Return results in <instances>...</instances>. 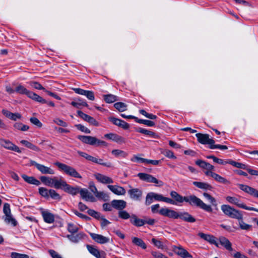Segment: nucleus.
Returning <instances> with one entry per match:
<instances>
[{
	"label": "nucleus",
	"instance_id": "nucleus-34",
	"mask_svg": "<svg viewBox=\"0 0 258 258\" xmlns=\"http://www.w3.org/2000/svg\"><path fill=\"white\" fill-rule=\"evenodd\" d=\"M21 143L22 144L24 145V146H25L28 148H29L33 151H37V152H39L40 151V149H39V148H38L37 146L33 145L31 143L28 142V141L24 140H21Z\"/></svg>",
	"mask_w": 258,
	"mask_h": 258
},
{
	"label": "nucleus",
	"instance_id": "nucleus-19",
	"mask_svg": "<svg viewBox=\"0 0 258 258\" xmlns=\"http://www.w3.org/2000/svg\"><path fill=\"white\" fill-rule=\"evenodd\" d=\"M178 218L189 223H194L196 221V219L186 212H178Z\"/></svg>",
	"mask_w": 258,
	"mask_h": 258
},
{
	"label": "nucleus",
	"instance_id": "nucleus-17",
	"mask_svg": "<svg viewBox=\"0 0 258 258\" xmlns=\"http://www.w3.org/2000/svg\"><path fill=\"white\" fill-rule=\"evenodd\" d=\"M128 193L130 198L135 201H140L142 196V191L138 188L131 189Z\"/></svg>",
	"mask_w": 258,
	"mask_h": 258
},
{
	"label": "nucleus",
	"instance_id": "nucleus-25",
	"mask_svg": "<svg viewBox=\"0 0 258 258\" xmlns=\"http://www.w3.org/2000/svg\"><path fill=\"white\" fill-rule=\"evenodd\" d=\"M85 234L83 233H79L77 234H71L68 235L67 237L72 242L74 243L78 242L80 240L83 238Z\"/></svg>",
	"mask_w": 258,
	"mask_h": 258
},
{
	"label": "nucleus",
	"instance_id": "nucleus-51",
	"mask_svg": "<svg viewBox=\"0 0 258 258\" xmlns=\"http://www.w3.org/2000/svg\"><path fill=\"white\" fill-rule=\"evenodd\" d=\"M75 127H76L78 130L86 134H90L91 133V131L89 129L81 124H76Z\"/></svg>",
	"mask_w": 258,
	"mask_h": 258
},
{
	"label": "nucleus",
	"instance_id": "nucleus-9",
	"mask_svg": "<svg viewBox=\"0 0 258 258\" xmlns=\"http://www.w3.org/2000/svg\"><path fill=\"white\" fill-rule=\"evenodd\" d=\"M172 250L182 258L192 257V255L181 246L174 245L172 246Z\"/></svg>",
	"mask_w": 258,
	"mask_h": 258
},
{
	"label": "nucleus",
	"instance_id": "nucleus-14",
	"mask_svg": "<svg viewBox=\"0 0 258 258\" xmlns=\"http://www.w3.org/2000/svg\"><path fill=\"white\" fill-rule=\"evenodd\" d=\"M41 214L44 221L49 224H51L54 221V216L48 210H41Z\"/></svg>",
	"mask_w": 258,
	"mask_h": 258
},
{
	"label": "nucleus",
	"instance_id": "nucleus-60",
	"mask_svg": "<svg viewBox=\"0 0 258 258\" xmlns=\"http://www.w3.org/2000/svg\"><path fill=\"white\" fill-rule=\"evenodd\" d=\"M209 148L211 149H219L221 150H225L228 149L226 146L219 144L215 145V144H212L211 146H210Z\"/></svg>",
	"mask_w": 258,
	"mask_h": 258
},
{
	"label": "nucleus",
	"instance_id": "nucleus-54",
	"mask_svg": "<svg viewBox=\"0 0 258 258\" xmlns=\"http://www.w3.org/2000/svg\"><path fill=\"white\" fill-rule=\"evenodd\" d=\"M88 214L97 219H100L101 215L100 213L95 211L94 210L89 209L87 211Z\"/></svg>",
	"mask_w": 258,
	"mask_h": 258
},
{
	"label": "nucleus",
	"instance_id": "nucleus-28",
	"mask_svg": "<svg viewBox=\"0 0 258 258\" xmlns=\"http://www.w3.org/2000/svg\"><path fill=\"white\" fill-rule=\"evenodd\" d=\"M108 187L111 191L117 195H123L125 193V189L121 186L109 185Z\"/></svg>",
	"mask_w": 258,
	"mask_h": 258
},
{
	"label": "nucleus",
	"instance_id": "nucleus-7",
	"mask_svg": "<svg viewBox=\"0 0 258 258\" xmlns=\"http://www.w3.org/2000/svg\"><path fill=\"white\" fill-rule=\"evenodd\" d=\"M196 136L198 142L201 144L209 145L210 146L215 143L213 139L209 138L208 134L198 133L196 135Z\"/></svg>",
	"mask_w": 258,
	"mask_h": 258
},
{
	"label": "nucleus",
	"instance_id": "nucleus-62",
	"mask_svg": "<svg viewBox=\"0 0 258 258\" xmlns=\"http://www.w3.org/2000/svg\"><path fill=\"white\" fill-rule=\"evenodd\" d=\"M25 181L28 183L38 185L40 184V182L36 178H24Z\"/></svg>",
	"mask_w": 258,
	"mask_h": 258
},
{
	"label": "nucleus",
	"instance_id": "nucleus-16",
	"mask_svg": "<svg viewBox=\"0 0 258 258\" xmlns=\"http://www.w3.org/2000/svg\"><path fill=\"white\" fill-rule=\"evenodd\" d=\"M90 235L91 238L96 242L100 244H104L109 242V239L102 235L90 233Z\"/></svg>",
	"mask_w": 258,
	"mask_h": 258
},
{
	"label": "nucleus",
	"instance_id": "nucleus-44",
	"mask_svg": "<svg viewBox=\"0 0 258 258\" xmlns=\"http://www.w3.org/2000/svg\"><path fill=\"white\" fill-rule=\"evenodd\" d=\"M49 196L54 200H60L61 199L60 195L53 189L48 190V197Z\"/></svg>",
	"mask_w": 258,
	"mask_h": 258
},
{
	"label": "nucleus",
	"instance_id": "nucleus-27",
	"mask_svg": "<svg viewBox=\"0 0 258 258\" xmlns=\"http://www.w3.org/2000/svg\"><path fill=\"white\" fill-rule=\"evenodd\" d=\"M219 240L221 245L225 249L229 251H232L233 250L232 248V244L227 238L225 237L221 236L219 237Z\"/></svg>",
	"mask_w": 258,
	"mask_h": 258
},
{
	"label": "nucleus",
	"instance_id": "nucleus-46",
	"mask_svg": "<svg viewBox=\"0 0 258 258\" xmlns=\"http://www.w3.org/2000/svg\"><path fill=\"white\" fill-rule=\"evenodd\" d=\"M95 163L107 167H112V163L110 162H104L102 159L96 158Z\"/></svg>",
	"mask_w": 258,
	"mask_h": 258
},
{
	"label": "nucleus",
	"instance_id": "nucleus-21",
	"mask_svg": "<svg viewBox=\"0 0 258 258\" xmlns=\"http://www.w3.org/2000/svg\"><path fill=\"white\" fill-rule=\"evenodd\" d=\"M111 205L113 208L120 211L122 210L126 206L125 201L121 200H114L111 202Z\"/></svg>",
	"mask_w": 258,
	"mask_h": 258
},
{
	"label": "nucleus",
	"instance_id": "nucleus-47",
	"mask_svg": "<svg viewBox=\"0 0 258 258\" xmlns=\"http://www.w3.org/2000/svg\"><path fill=\"white\" fill-rule=\"evenodd\" d=\"M154 199V197L153 195V192H151L148 193L146 198L145 204L147 206L150 205L151 203H153Z\"/></svg>",
	"mask_w": 258,
	"mask_h": 258
},
{
	"label": "nucleus",
	"instance_id": "nucleus-12",
	"mask_svg": "<svg viewBox=\"0 0 258 258\" xmlns=\"http://www.w3.org/2000/svg\"><path fill=\"white\" fill-rule=\"evenodd\" d=\"M74 92L80 95L86 96L89 100L93 101L95 99V96L94 92L92 91L85 90L81 88H74Z\"/></svg>",
	"mask_w": 258,
	"mask_h": 258
},
{
	"label": "nucleus",
	"instance_id": "nucleus-56",
	"mask_svg": "<svg viewBox=\"0 0 258 258\" xmlns=\"http://www.w3.org/2000/svg\"><path fill=\"white\" fill-rule=\"evenodd\" d=\"M147 182H151L156 184L157 186H161L163 184L162 181L159 180L157 178H143Z\"/></svg>",
	"mask_w": 258,
	"mask_h": 258
},
{
	"label": "nucleus",
	"instance_id": "nucleus-57",
	"mask_svg": "<svg viewBox=\"0 0 258 258\" xmlns=\"http://www.w3.org/2000/svg\"><path fill=\"white\" fill-rule=\"evenodd\" d=\"M108 120L110 122H111L114 125H116L118 126L120 125V123H121V119L115 118L114 117H109Z\"/></svg>",
	"mask_w": 258,
	"mask_h": 258
},
{
	"label": "nucleus",
	"instance_id": "nucleus-55",
	"mask_svg": "<svg viewBox=\"0 0 258 258\" xmlns=\"http://www.w3.org/2000/svg\"><path fill=\"white\" fill-rule=\"evenodd\" d=\"M30 121L34 125L37 126L38 127H41L42 123L41 121L36 117H32L30 118Z\"/></svg>",
	"mask_w": 258,
	"mask_h": 258
},
{
	"label": "nucleus",
	"instance_id": "nucleus-26",
	"mask_svg": "<svg viewBox=\"0 0 258 258\" xmlns=\"http://www.w3.org/2000/svg\"><path fill=\"white\" fill-rule=\"evenodd\" d=\"M130 222L137 227H141L145 225L144 219H140L135 214L131 215Z\"/></svg>",
	"mask_w": 258,
	"mask_h": 258
},
{
	"label": "nucleus",
	"instance_id": "nucleus-29",
	"mask_svg": "<svg viewBox=\"0 0 258 258\" xmlns=\"http://www.w3.org/2000/svg\"><path fill=\"white\" fill-rule=\"evenodd\" d=\"M71 104L77 108H80L81 106H86V107L88 106V105L87 102L85 100L80 98L77 99L75 101H72L71 103Z\"/></svg>",
	"mask_w": 258,
	"mask_h": 258
},
{
	"label": "nucleus",
	"instance_id": "nucleus-61",
	"mask_svg": "<svg viewBox=\"0 0 258 258\" xmlns=\"http://www.w3.org/2000/svg\"><path fill=\"white\" fill-rule=\"evenodd\" d=\"M152 242L158 248L160 249L164 248V245L161 241L153 238L152 239Z\"/></svg>",
	"mask_w": 258,
	"mask_h": 258
},
{
	"label": "nucleus",
	"instance_id": "nucleus-59",
	"mask_svg": "<svg viewBox=\"0 0 258 258\" xmlns=\"http://www.w3.org/2000/svg\"><path fill=\"white\" fill-rule=\"evenodd\" d=\"M133 162H137L138 163H143L146 164L147 159L139 157L137 156H134L132 159Z\"/></svg>",
	"mask_w": 258,
	"mask_h": 258
},
{
	"label": "nucleus",
	"instance_id": "nucleus-58",
	"mask_svg": "<svg viewBox=\"0 0 258 258\" xmlns=\"http://www.w3.org/2000/svg\"><path fill=\"white\" fill-rule=\"evenodd\" d=\"M170 211V209L167 208H163L159 210L158 213L162 216L168 217V214Z\"/></svg>",
	"mask_w": 258,
	"mask_h": 258
},
{
	"label": "nucleus",
	"instance_id": "nucleus-6",
	"mask_svg": "<svg viewBox=\"0 0 258 258\" xmlns=\"http://www.w3.org/2000/svg\"><path fill=\"white\" fill-rule=\"evenodd\" d=\"M55 165L69 176L73 177H82L76 170L71 166L60 162L55 163Z\"/></svg>",
	"mask_w": 258,
	"mask_h": 258
},
{
	"label": "nucleus",
	"instance_id": "nucleus-63",
	"mask_svg": "<svg viewBox=\"0 0 258 258\" xmlns=\"http://www.w3.org/2000/svg\"><path fill=\"white\" fill-rule=\"evenodd\" d=\"M48 253L52 258H63L60 254L53 249H49Z\"/></svg>",
	"mask_w": 258,
	"mask_h": 258
},
{
	"label": "nucleus",
	"instance_id": "nucleus-43",
	"mask_svg": "<svg viewBox=\"0 0 258 258\" xmlns=\"http://www.w3.org/2000/svg\"><path fill=\"white\" fill-rule=\"evenodd\" d=\"M67 229L68 231L71 233L72 234H75L79 230L78 226L71 223L68 224Z\"/></svg>",
	"mask_w": 258,
	"mask_h": 258
},
{
	"label": "nucleus",
	"instance_id": "nucleus-23",
	"mask_svg": "<svg viewBox=\"0 0 258 258\" xmlns=\"http://www.w3.org/2000/svg\"><path fill=\"white\" fill-rule=\"evenodd\" d=\"M87 249L90 253L96 258H105L104 252H100L96 247L91 245H87Z\"/></svg>",
	"mask_w": 258,
	"mask_h": 258
},
{
	"label": "nucleus",
	"instance_id": "nucleus-64",
	"mask_svg": "<svg viewBox=\"0 0 258 258\" xmlns=\"http://www.w3.org/2000/svg\"><path fill=\"white\" fill-rule=\"evenodd\" d=\"M151 253L155 258H168L166 256L159 252L152 251Z\"/></svg>",
	"mask_w": 258,
	"mask_h": 258
},
{
	"label": "nucleus",
	"instance_id": "nucleus-45",
	"mask_svg": "<svg viewBox=\"0 0 258 258\" xmlns=\"http://www.w3.org/2000/svg\"><path fill=\"white\" fill-rule=\"evenodd\" d=\"M204 197L207 199L210 203H211L213 206H217V204L216 203V199L212 197L207 192H204L203 194Z\"/></svg>",
	"mask_w": 258,
	"mask_h": 258
},
{
	"label": "nucleus",
	"instance_id": "nucleus-15",
	"mask_svg": "<svg viewBox=\"0 0 258 258\" xmlns=\"http://www.w3.org/2000/svg\"><path fill=\"white\" fill-rule=\"evenodd\" d=\"M79 193L80 194L82 198L86 201H95V198L86 188H80Z\"/></svg>",
	"mask_w": 258,
	"mask_h": 258
},
{
	"label": "nucleus",
	"instance_id": "nucleus-38",
	"mask_svg": "<svg viewBox=\"0 0 258 258\" xmlns=\"http://www.w3.org/2000/svg\"><path fill=\"white\" fill-rule=\"evenodd\" d=\"M114 107L119 112H123L127 110V105L121 102H118L114 104Z\"/></svg>",
	"mask_w": 258,
	"mask_h": 258
},
{
	"label": "nucleus",
	"instance_id": "nucleus-13",
	"mask_svg": "<svg viewBox=\"0 0 258 258\" xmlns=\"http://www.w3.org/2000/svg\"><path fill=\"white\" fill-rule=\"evenodd\" d=\"M239 188L243 191L258 198V190L247 185L238 184Z\"/></svg>",
	"mask_w": 258,
	"mask_h": 258
},
{
	"label": "nucleus",
	"instance_id": "nucleus-41",
	"mask_svg": "<svg viewBox=\"0 0 258 258\" xmlns=\"http://www.w3.org/2000/svg\"><path fill=\"white\" fill-rule=\"evenodd\" d=\"M14 127L18 130L22 131H26L29 129V126L23 124L21 122H16L14 125Z\"/></svg>",
	"mask_w": 258,
	"mask_h": 258
},
{
	"label": "nucleus",
	"instance_id": "nucleus-37",
	"mask_svg": "<svg viewBox=\"0 0 258 258\" xmlns=\"http://www.w3.org/2000/svg\"><path fill=\"white\" fill-rule=\"evenodd\" d=\"M193 183L195 186L201 189H211L212 188L210 184L205 182L195 181Z\"/></svg>",
	"mask_w": 258,
	"mask_h": 258
},
{
	"label": "nucleus",
	"instance_id": "nucleus-2",
	"mask_svg": "<svg viewBox=\"0 0 258 258\" xmlns=\"http://www.w3.org/2000/svg\"><path fill=\"white\" fill-rule=\"evenodd\" d=\"M185 202L188 203L191 206L199 207L207 212H211L212 211V208L211 206L206 204L200 199L195 195L186 196Z\"/></svg>",
	"mask_w": 258,
	"mask_h": 258
},
{
	"label": "nucleus",
	"instance_id": "nucleus-53",
	"mask_svg": "<svg viewBox=\"0 0 258 258\" xmlns=\"http://www.w3.org/2000/svg\"><path fill=\"white\" fill-rule=\"evenodd\" d=\"M12 258H29L28 255L26 254H21L18 252H13L11 253Z\"/></svg>",
	"mask_w": 258,
	"mask_h": 258
},
{
	"label": "nucleus",
	"instance_id": "nucleus-40",
	"mask_svg": "<svg viewBox=\"0 0 258 258\" xmlns=\"http://www.w3.org/2000/svg\"><path fill=\"white\" fill-rule=\"evenodd\" d=\"M135 121L138 123L144 124L147 125L148 126H153L155 125V123L151 120L139 119L137 117L136 118Z\"/></svg>",
	"mask_w": 258,
	"mask_h": 258
},
{
	"label": "nucleus",
	"instance_id": "nucleus-18",
	"mask_svg": "<svg viewBox=\"0 0 258 258\" xmlns=\"http://www.w3.org/2000/svg\"><path fill=\"white\" fill-rule=\"evenodd\" d=\"M226 200L230 203L236 205L238 207L246 210L247 206L241 203L240 201L236 197L228 196Z\"/></svg>",
	"mask_w": 258,
	"mask_h": 258
},
{
	"label": "nucleus",
	"instance_id": "nucleus-33",
	"mask_svg": "<svg viewBox=\"0 0 258 258\" xmlns=\"http://www.w3.org/2000/svg\"><path fill=\"white\" fill-rule=\"evenodd\" d=\"M15 91L19 94L26 95L28 97L31 93V91L27 89L24 86L19 85L15 89Z\"/></svg>",
	"mask_w": 258,
	"mask_h": 258
},
{
	"label": "nucleus",
	"instance_id": "nucleus-11",
	"mask_svg": "<svg viewBox=\"0 0 258 258\" xmlns=\"http://www.w3.org/2000/svg\"><path fill=\"white\" fill-rule=\"evenodd\" d=\"M77 113L80 117H81L82 119L87 121L89 123L95 126H98L99 125V122L95 119H94L91 116L84 113L82 111H77Z\"/></svg>",
	"mask_w": 258,
	"mask_h": 258
},
{
	"label": "nucleus",
	"instance_id": "nucleus-1",
	"mask_svg": "<svg viewBox=\"0 0 258 258\" xmlns=\"http://www.w3.org/2000/svg\"><path fill=\"white\" fill-rule=\"evenodd\" d=\"M41 181L45 185L49 186L54 187L57 189H61L65 191L75 195L79 192L80 188L74 187L68 185L66 182L61 179H57L56 178H41Z\"/></svg>",
	"mask_w": 258,
	"mask_h": 258
},
{
	"label": "nucleus",
	"instance_id": "nucleus-39",
	"mask_svg": "<svg viewBox=\"0 0 258 258\" xmlns=\"http://www.w3.org/2000/svg\"><path fill=\"white\" fill-rule=\"evenodd\" d=\"M238 220V223L240 228L242 230H249L251 229L252 226L246 224L242 220V218L241 219H237Z\"/></svg>",
	"mask_w": 258,
	"mask_h": 258
},
{
	"label": "nucleus",
	"instance_id": "nucleus-30",
	"mask_svg": "<svg viewBox=\"0 0 258 258\" xmlns=\"http://www.w3.org/2000/svg\"><path fill=\"white\" fill-rule=\"evenodd\" d=\"M28 97L36 102H38L42 104H45L47 103V101H46L45 99H43L42 97L40 96L39 95L32 91L31 92L30 95H29Z\"/></svg>",
	"mask_w": 258,
	"mask_h": 258
},
{
	"label": "nucleus",
	"instance_id": "nucleus-36",
	"mask_svg": "<svg viewBox=\"0 0 258 258\" xmlns=\"http://www.w3.org/2000/svg\"><path fill=\"white\" fill-rule=\"evenodd\" d=\"M103 98L107 103H112L117 100V96L112 94L104 95Z\"/></svg>",
	"mask_w": 258,
	"mask_h": 258
},
{
	"label": "nucleus",
	"instance_id": "nucleus-10",
	"mask_svg": "<svg viewBox=\"0 0 258 258\" xmlns=\"http://www.w3.org/2000/svg\"><path fill=\"white\" fill-rule=\"evenodd\" d=\"M30 164L31 165L36 167L37 169L39 170L43 174H54V170L51 168L45 166L43 165L38 164L34 161L31 160L30 162Z\"/></svg>",
	"mask_w": 258,
	"mask_h": 258
},
{
	"label": "nucleus",
	"instance_id": "nucleus-24",
	"mask_svg": "<svg viewBox=\"0 0 258 258\" xmlns=\"http://www.w3.org/2000/svg\"><path fill=\"white\" fill-rule=\"evenodd\" d=\"M170 196L173 200L175 201V205H178L179 203H182L186 201V197H182L175 191H171Z\"/></svg>",
	"mask_w": 258,
	"mask_h": 258
},
{
	"label": "nucleus",
	"instance_id": "nucleus-20",
	"mask_svg": "<svg viewBox=\"0 0 258 258\" xmlns=\"http://www.w3.org/2000/svg\"><path fill=\"white\" fill-rule=\"evenodd\" d=\"M198 235L201 238L208 241L211 244L215 245L217 247H218V244L216 241V238L214 236L202 232L199 233Z\"/></svg>",
	"mask_w": 258,
	"mask_h": 258
},
{
	"label": "nucleus",
	"instance_id": "nucleus-4",
	"mask_svg": "<svg viewBox=\"0 0 258 258\" xmlns=\"http://www.w3.org/2000/svg\"><path fill=\"white\" fill-rule=\"evenodd\" d=\"M196 164L200 167L206 170L205 173L206 176H211V177H222L213 172L214 167L210 163L204 160L199 159L196 161Z\"/></svg>",
	"mask_w": 258,
	"mask_h": 258
},
{
	"label": "nucleus",
	"instance_id": "nucleus-31",
	"mask_svg": "<svg viewBox=\"0 0 258 258\" xmlns=\"http://www.w3.org/2000/svg\"><path fill=\"white\" fill-rule=\"evenodd\" d=\"M132 239V242L134 245L140 247L144 249H145L147 248L146 243L141 238L137 237H133Z\"/></svg>",
	"mask_w": 258,
	"mask_h": 258
},
{
	"label": "nucleus",
	"instance_id": "nucleus-8",
	"mask_svg": "<svg viewBox=\"0 0 258 258\" xmlns=\"http://www.w3.org/2000/svg\"><path fill=\"white\" fill-rule=\"evenodd\" d=\"M0 145L7 149L14 151L19 153L21 152V150L17 146L8 140L0 139Z\"/></svg>",
	"mask_w": 258,
	"mask_h": 258
},
{
	"label": "nucleus",
	"instance_id": "nucleus-50",
	"mask_svg": "<svg viewBox=\"0 0 258 258\" xmlns=\"http://www.w3.org/2000/svg\"><path fill=\"white\" fill-rule=\"evenodd\" d=\"M53 121L57 125L63 127H67L68 125L67 122L57 117L54 118Z\"/></svg>",
	"mask_w": 258,
	"mask_h": 258
},
{
	"label": "nucleus",
	"instance_id": "nucleus-32",
	"mask_svg": "<svg viewBox=\"0 0 258 258\" xmlns=\"http://www.w3.org/2000/svg\"><path fill=\"white\" fill-rule=\"evenodd\" d=\"M137 131L141 134L148 136L150 137L155 139H157L158 138V135L155 133L145 128H139L137 130Z\"/></svg>",
	"mask_w": 258,
	"mask_h": 258
},
{
	"label": "nucleus",
	"instance_id": "nucleus-52",
	"mask_svg": "<svg viewBox=\"0 0 258 258\" xmlns=\"http://www.w3.org/2000/svg\"><path fill=\"white\" fill-rule=\"evenodd\" d=\"M118 216L119 218L125 220L128 219L131 217L128 213H127L126 211L123 210L119 211Z\"/></svg>",
	"mask_w": 258,
	"mask_h": 258
},
{
	"label": "nucleus",
	"instance_id": "nucleus-5",
	"mask_svg": "<svg viewBox=\"0 0 258 258\" xmlns=\"http://www.w3.org/2000/svg\"><path fill=\"white\" fill-rule=\"evenodd\" d=\"M221 210L227 216L234 219H241L243 218L241 212L238 210L233 209L227 205H223L221 206Z\"/></svg>",
	"mask_w": 258,
	"mask_h": 258
},
{
	"label": "nucleus",
	"instance_id": "nucleus-49",
	"mask_svg": "<svg viewBox=\"0 0 258 258\" xmlns=\"http://www.w3.org/2000/svg\"><path fill=\"white\" fill-rule=\"evenodd\" d=\"M229 163L232 166L237 167L239 169H242L245 170L247 168V165L239 162L231 161Z\"/></svg>",
	"mask_w": 258,
	"mask_h": 258
},
{
	"label": "nucleus",
	"instance_id": "nucleus-3",
	"mask_svg": "<svg viewBox=\"0 0 258 258\" xmlns=\"http://www.w3.org/2000/svg\"><path fill=\"white\" fill-rule=\"evenodd\" d=\"M77 138L83 143L92 146H107V145L106 142L99 140L94 137L79 135L77 136Z\"/></svg>",
	"mask_w": 258,
	"mask_h": 258
},
{
	"label": "nucleus",
	"instance_id": "nucleus-48",
	"mask_svg": "<svg viewBox=\"0 0 258 258\" xmlns=\"http://www.w3.org/2000/svg\"><path fill=\"white\" fill-rule=\"evenodd\" d=\"M162 154L167 158L170 159H176V157L174 155L173 152L169 150L165 149L162 152Z\"/></svg>",
	"mask_w": 258,
	"mask_h": 258
},
{
	"label": "nucleus",
	"instance_id": "nucleus-22",
	"mask_svg": "<svg viewBox=\"0 0 258 258\" xmlns=\"http://www.w3.org/2000/svg\"><path fill=\"white\" fill-rule=\"evenodd\" d=\"M2 113L10 119L16 121L22 117V115L19 113H12L7 109H3Z\"/></svg>",
	"mask_w": 258,
	"mask_h": 258
},
{
	"label": "nucleus",
	"instance_id": "nucleus-42",
	"mask_svg": "<svg viewBox=\"0 0 258 258\" xmlns=\"http://www.w3.org/2000/svg\"><path fill=\"white\" fill-rule=\"evenodd\" d=\"M30 86L32 88L39 90H43L45 92L46 90L39 83L36 81H31L29 83Z\"/></svg>",
	"mask_w": 258,
	"mask_h": 258
},
{
	"label": "nucleus",
	"instance_id": "nucleus-35",
	"mask_svg": "<svg viewBox=\"0 0 258 258\" xmlns=\"http://www.w3.org/2000/svg\"><path fill=\"white\" fill-rule=\"evenodd\" d=\"M3 219L5 222L8 224H11L13 226H16L17 225V222L16 220L12 217V214H9L3 217Z\"/></svg>",
	"mask_w": 258,
	"mask_h": 258
}]
</instances>
